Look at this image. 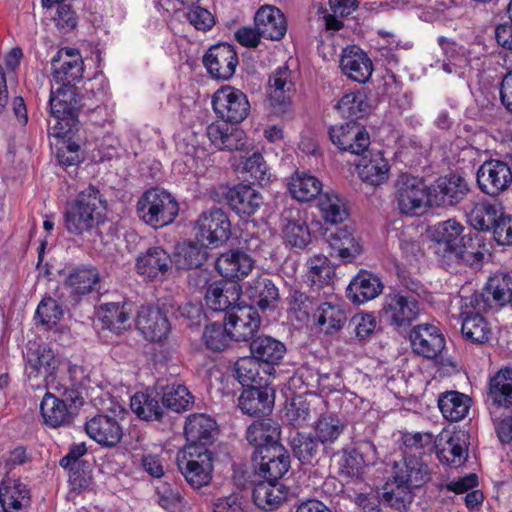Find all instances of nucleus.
<instances>
[{
    "label": "nucleus",
    "instance_id": "nucleus-56",
    "mask_svg": "<svg viewBox=\"0 0 512 512\" xmlns=\"http://www.w3.org/2000/svg\"><path fill=\"white\" fill-rule=\"evenodd\" d=\"M241 173L245 180L258 183L261 186L267 184L271 177L267 163L259 152H254L245 158Z\"/></svg>",
    "mask_w": 512,
    "mask_h": 512
},
{
    "label": "nucleus",
    "instance_id": "nucleus-32",
    "mask_svg": "<svg viewBox=\"0 0 512 512\" xmlns=\"http://www.w3.org/2000/svg\"><path fill=\"white\" fill-rule=\"evenodd\" d=\"M253 267L252 257L239 249L222 253L215 262V268L219 274L232 281L243 279Z\"/></svg>",
    "mask_w": 512,
    "mask_h": 512
},
{
    "label": "nucleus",
    "instance_id": "nucleus-1",
    "mask_svg": "<svg viewBox=\"0 0 512 512\" xmlns=\"http://www.w3.org/2000/svg\"><path fill=\"white\" fill-rule=\"evenodd\" d=\"M465 227L455 219H448L434 226L433 239L436 254L447 271L458 265L478 266L484 259L478 233H464Z\"/></svg>",
    "mask_w": 512,
    "mask_h": 512
},
{
    "label": "nucleus",
    "instance_id": "nucleus-24",
    "mask_svg": "<svg viewBox=\"0 0 512 512\" xmlns=\"http://www.w3.org/2000/svg\"><path fill=\"white\" fill-rule=\"evenodd\" d=\"M280 228L285 240L294 248L303 250L311 242L309 228L297 207L288 206L282 210Z\"/></svg>",
    "mask_w": 512,
    "mask_h": 512
},
{
    "label": "nucleus",
    "instance_id": "nucleus-18",
    "mask_svg": "<svg viewBox=\"0 0 512 512\" xmlns=\"http://www.w3.org/2000/svg\"><path fill=\"white\" fill-rule=\"evenodd\" d=\"M275 391L267 381L261 385L243 389L238 398L241 411L252 417L269 415L274 407Z\"/></svg>",
    "mask_w": 512,
    "mask_h": 512
},
{
    "label": "nucleus",
    "instance_id": "nucleus-39",
    "mask_svg": "<svg viewBox=\"0 0 512 512\" xmlns=\"http://www.w3.org/2000/svg\"><path fill=\"white\" fill-rule=\"evenodd\" d=\"M100 281V273L93 266H80L72 269L65 279V287L70 295L81 297L89 294Z\"/></svg>",
    "mask_w": 512,
    "mask_h": 512
},
{
    "label": "nucleus",
    "instance_id": "nucleus-25",
    "mask_svg": "<svg viewBox=\"0 0 512 512\" xmlns=\"http://www.w3.org/2000/svg\"><path fill=\"white\" fill-rule=\"evenodd\" d=\"M391 477L396 482L415 490L429 481L430 472L427 464L419 456H404L402 461L394 463Z\"/></svg>",
    "mask_w": 512,
    "mask_h": 512
},
{
    "label": "nucleus",
    "instance_id": "nucleus-11",
    "mask_svg": "<svg viewBox=\"0 0 512 512\" xmlns=\"http://www.w3.org/2000/svg\"><path fill=\"white\" fill-rule=\"evenodd\" d=\"M512 302V277L496 273L489 277L481 292L475 293L471 304L478 311L501 308Z\"/></svg>",
    "mask_w": 512,
    "mask_h": 512
},
{
    "label": "nucleus",
    "instance_id": "nucleus-51",
    "mask_svg": "<svg viewBox=\"0 0 512 512\" xmlns=\"http://www.w3.org/2000/svg\"><path fill=\"white\" fill-rule=\"evenodd\" d=\"M132 411L145 421H162L165 415V408L159 401L149 393H136L131 398Z\"/></svg>",
    "mask_w": 512,
    "mask_h": 512
},
{
    "label": "nucleus",
    "instance_id": "nucleus-54",
    "mask_svg": "<svg viewBox=\"0 0 512 512\" xmlns=\"http://www.w3.org/2000/svg\"><path fill=\"white\" fill-rule=\"evenodd\" d=\"M461 332L465 339L477 344L488 342L491 335L488 323L479 313L466 314L462 321Z\"/></svg>",
    "mask_w": 512,
    "mask_h": 512
},
{
    "label": "nucleus",
    "instance_id": "nucleus-47",
    "mask_svg": "<svg viewBox=\"0 0 512 512\" xmlns=\"http://www.w3.org/2000/svg\"><path fill=\"white\" fill-rule=\"evenodd\" d=\"M346 423L337 415L324 413L315 421L313 429L324 448L329 447L343 434Z\"/></svg>",
    "mask_w": 512,
    "mask_h": 512
},
{
    "label": "nucleus",
    "instance_id": "nucleus-49",
    "mask_svg": "<svg viewBox=\"0 0 512 512\" xmlns=\"http://www.w3.org/2000/svg\"><path fill=\"white\" fill-rule=\"evenodd\" d=\"M316 312L317 324L325 334L340 331L347 322L345 309L339 304L324 302L319 305Z\"/></svg>",
    "mask_w": 512,
    "mask_h": 512
},
{
    "label": "nucleus",
    "instance_id": "nucleus-58",
    "mask_svg": "<svg viewBox=\"0 0 512 512\" xmlns=\"http://www.w3.org/2000/svg\"><path fill=\"white\" fill-rule=\"evenodd\" d=\"M205 346L215 352L223 351L229 347L233 341L232 335L227 329V322L224 323L214 322L205 327L202 335Z\"/></svg>",
    "mask_w": 512,
    "mask_h": 512
},
{
    "label": "nucleus",
    "instance_id": "nucleus-15",
    "mask_svg": "<svg viewBox=\"0 0 512 512\" xmlns=\"http://www.w3.org/2000/svg\"><path fill=\"white\" fill-rule=\"evenodd\" d=\"M224 318L227 322V329L235 342H251L257 337L262 322L257 309L246 303L238 304Z\"/></svg>",
    "mask_w": 512,
    "mask_h": 512
},
{
    "label": "nucleus",
    "instance_id": "nucleus-38",
    "mask_svg": "<svg viewBox=\"0 0 512 512\" xmlns=\"http://www.w3.org/2000/svg\"><path fill=\"white\" fill-rule=\"evenodd\" d=\"M281 427L271 418H263L252 423L246 431V439L254 447L253 452L268 446L281 445L279 443Z\"/></svg>",
    "mask_w": 512,
    "mask_h": 512
},
{
    "label": "nucleus",
    "instance_id": "nucleus-64",
    "mask_svg": "<svg viewBox=\"0 0 512 512\" xmlns=\"http://www.w3.org/2000/svg\"><path fill=\"white\" fill-rule=\"evenodd\" d=\"M285 416L294 427L305 425L311 419L310 403L300 395L292 398L286 406Z\"/></svg>",
    "mask_w": 512,
    "mask_h": 512
},
{
    "label": "nucleus",
    "instance_id": "nucleus-29",
    "mask_svg": "<svg viewBox=\"0 0 512 512\" xmlns=\"http://www.w3.org/2000/svg\"><path fill=\"white\" fill-rule=\"evenodd\" d=\"M325 234L326 241L331 249V256L340 258L344 263H350L361 254V246L354 237L352 228L348 226L335 227L334 229H326Z\"/></svg>",
    "mask_w": 512,
    "mask_h": 512
},
{
    "label": "nucleus",
    "instance_id": "nucleus-10",
    "mask_svg": "<svg viewBox=\"0 0 512 512\" xmlns=\"http://www.w3.org/2000/svg\"><path fill=\"white\" fill-rule=\"evenodd\" d=\"M485 402L492 421L512 410V368L500 369L489 379Z\"/></svg>",
    "mask_w": 512,
    "mask_h": 512
},
{
    "label": "nucleus",
    "instance_id": "nucleus-53",
    "mask_svg": "<svg viewBox=\"0 0 512 512\" xmlns=\"http://www.w3.org/2000/svg\"><path fill=\"white\" fill-rule=\"evenodd\" d=\"M233 376L243 388L261 385L267 379L260 376L259 362L252 356L238 359L233 366Z\"/></svg>",
    "mask_w": 512,
    "mask_h": 512
},
{
    "label": "nucleus",
    "instance_id": "nucleus-22",
    "mask_svg": "<svg viewBox=\"0 0 512 512\" xmlns=\"http://www.w3.org/2000/svg\"><path fill=\"white\" fill-rule=\"evenodd\" d=\"M293 85L289 66L279 67L269 77L268 99L274 114L284 115L289 111L291 105L289 93L293 89Z\"/></svg>",
    "mask_w": 512,
    "mask_h": 512
},
{
    "label": "nucleus",
    "instance_id": "nucleus-40",
    "mask_svg": "<svg viewBox=\"0 0 512 512\" xmlns=\"http://www.w3.org/2000/svg\"><path fill=\"white\" fill-rule=\"evenodd\" d=\"M380 491L384 507H389L397 512H406L414 499V490L396 482L391 476L388 477Z\"/></svg>",
    "mask_w": 512,
    "mask_h": 512
},
{
    "label": "nucleus",
    "instance_id": "nucleus-8",
    "mask_svg": "<svg viewBox=\"0 0 512 512\" xmlns=\"http://www.w3.org/2000/svg\"><path fill=\"white\" fill-rule=\"evenodd\" d=\"M212 453L185 446L177 455V466L187 483L196 489L206 486L212 479Z\"/></svg>",
    "mask_w": 512,
    "mask_h": 512
},
{
    "label": "nucleus",
    "instance_id": "nucleus-33",
    "mask_svg": "<svg viewBox=\"0 0 512 512\" xmlns=\"http://www.w3.org/2000/svg\"><path fill=\"white\" fill-rule=\"evenodd\" d=\"M226 200L233 211L240 217L254 215L263 205L262 195L250 185L238 184L231 188Z\"/></svg>",
    "mask_w": 512,
    "mask_h": 512
},
{
    "label": "nucleus",
    "instance_id": "nucleus-20",
    "mask_svg": "<svg viewBox=\"0 0 512 512\" xmlns=\"http://www.w3.org/2000/svg\"><path fill=\"white\" fill-rule=\"evenodd\" d=\"M172 266V257L160 246L150 247L140 253L135 264L136 272L151 281L164 280Z\"/></svg>",
    "mask_w": 512,
    "mask_h": 512
},
{
    "label": "nucleus",
    "instance_id": "nucleus-44",
    "mask_svg": "<svg viewBox=\"0 0 512 512\" xmlns=\"http://www.w3.org/2000/svg\"><path fill=\"white\" fill-rule=\"evenodd\" d=\"M207 246L198 240L178 246L172 257L173 265L179 270L199 268L207 259Z\"/></svg>",
    "mask_w": 512,
    "mask_h": 512
},
{
    "label": "nucleus",
    "instance_id": "nucleus-27",
    "mask_svg": "<svg viewBox=\"0 0 512 512\" xmlns=\"http://www.w3.org/2000/svg\"><path fill=\"white\" fill-rule=\"evenodd\" d=\"M241 293V287L235 282H213L206 290L205 301L213 311L224 312L225 316H228L233 308L244 303L240 302Z\"/></svg>",
    "mask_w": 512,
    "mask_h": 512
},
{
    "label": "nucleus",
    "instance_id": "nucleus-46",
    "mask_svg": "<svg viewBox=\"0 0 512 512\" xmlns=\"http://www.w3.org/2000/svg\"><path fill=\"white\" fill-rule=\"evenodd\" d=\"M26 372L29 377H36L41 370L50 375L58 365L53 350L46 345H39L36 349H28L25 354Z\"/></svg>",
    "mask_w": 512,
    "mask_h": 512
},
{
    "label": "nucleus",
    "instance_id": "nucleus-7",
    "mask_svg": "<svg viewBox=\"0 0 512 512\" xmlns=\"http://www.w3.org/2000/svg\"><path fill=\"white\" fill-rule=\"evenodd\" d=\"M420 313V303L416 296L394 290L384 296L379 316L395 330H406Z\"/></svg>",
    "mask_w": 512,
    "mask_h": 512
},
{
    "label": "nucleus",
    "instance_id": "nucleus-26",
    "mask_svg": "<svg viewBox=\"0 0 512 512\" xmlns=\"http://www.w3.org/2000/svg\"><path fill=\"white\" fill-rule=\"evenodd\" d=\"M184 433L186 446H193L195 450H209L215 439L216 422L204 414L190 415L185 423Z\"/></svg>",
    "mask_w": 512,
    "mask_h": 512
},
{
    "label": "nucleus",
    "instance_id": "nucleus-3",
    "mask_svg": "<svg viewBox=\"0 0 512 512\" xmlns=\"http://www.w3.org/2000/svg\"><path fill=\"white\" fill-rule=\"evenodd\" d=\"M107 201L94 185L82 190L67 207L64 223L69 234L94 238L101 236L100 225L104 224Z\"/></svg>",
    "mask_w": 512,
    "mask_h": 512
},
{
    "label": "nucleus",
    "instance_id": "nucleus-31",
    "mask_svg": "<svg viewBox=\"0 0 512 512\" xmlns=\"http://www.w3.org/2000/svg\"><path fill=\"white\" fill-rule=\"evenodd\" d=\"M254 23L261 37L273 41L281 40L287 31L284 14L272 5L260 7L255 14Z\"/></svg>",
    "mask_w": 512,
    "mask_h": 512
},
{
    "label": "nucleus",
    "instance_id": "nucleus-48",
    "mask_svg": "<svg viewBox=\"0 0 512 512\" xmlns=\"http://www.w3.org/2000/svg\"><path fill=\"white\" fill-rule=\"evenodd\" d=\"M254 503L263 510L275 509L286 498L282 485L274 481H259L254 485Z\"/></svg>",
    "mask_w": 512,
    "mask_h": 512
},
{
    "label": "nucleus",
    "instance_id": "nucleus-6",
    "mask_svg": "<svg viewBox=\"0 0 512 512\" xmlns=\"http://www.w3.org/2000/svg\"><path fill=\"white\" fill-rule=\"evenodd\" d=\"M431 187L422 178L402 173L395 182V201L399 212L406 216H417L433 206Z\"/></svg>",
    "mask_w": 512,
    "mask_h": 512
},
{
    "label": "nucleus",
    "instance_id": "nucleus-28",
    "mask_svg": "<svg viewBox=\"0 0 512 512\" xmlns=\"http://www.w3.org/2000/svg\"><path fill=\"white\" fill-rule=\"evenodd\" d=\"M289 445L293 456L301 463L314 467L325 458L324 446L318 438L312 433L296 431L289 440Z\"/></svg>",
    "mask_w": 512,
    "mask_h": 512
},
{
    "label": "nucleus",
    "instance_id": "nucleus-41",
    "mask_svg": "<svg viewBox=\"0 0 512 512\" xmlns=\"http://www.w3.org/2000/svg\"><path fill=\"white\" fill-rule=\"evenodd\" d=\"M504 214L500 205L484 201L476 203L467 214V218L475 230L493 233Z\"/></svg>",
    "mask_w": 512,
    "mask_h": 512
},
{
    "label": "nucleus",
    "instance_id": "nucleus-23",
    "mask_svg": "<svg viewBox=\"0 0 512 512\" xmlns=\"http://www.w3.org/2000/svg\"><path fill=\"white\" fill-rule=\"evenodd\" d=\"M469 185L464 177L456 174L439 178L431 186L432 204L436 206H454L468 194Z\"/></svg>",
    "mask_w": 512,
    "mask_h": 512
},
{
    "label": "nucleus",
    "instance_id": "nucleus-52",
    "mask_svg": "<svg viewBox=\"0 0 512 512\" xmlns=\"http://www.w3.org/2000/svg\"><path fill=\"white\" fill-rule=\"evenodd\" d=\"M162 404L166 409L177 413L188 410L193 404V396L186 386L180 383L168 384L161 388Z\"/></svg>",
    "mask_w": 512,
    "mask_h": 512
},
{
    "label": "nucleus",
    "instance_id": "nucleus-2",
    "mask_svg": "<svg viewBox=\"0 0 512 512\" xmlns=\"http://www.w3.org/2000/svg\"><path fill=\"white\" fill-rule=\"evenodd\" d=\"M88 383V375L82 366H69L68 378L54 387L58 394L46 392L42 398L40 413L44 424L51 428L69 426L84 404Z\"/></svg>",
    "mask_w": 512,
    "mask_h": 512
},
{
    "label": "nucleus",
    "instance_id": "nucleus-16",
    "mask_svg": "<svg viewBox=\"0 0 512 512\" xmlns=\"http://www.w3.org/2000/svg\"><path fill=\"white\" fill-rule=\"evenodd\" d=\"M169 318V312L163 309V299H161L155 307L152 305L140 306L135 323L146 340L159 342L165 339L170 332Z\"/></svg>",
    "mask_w": 512,
    "mask_h": 512
},
{
    "label": "nucleus",
    "instance_id": "nucleus-5",
    "mask_svg": "<svg viewBox=\"0 0 512 512\" xmlns=\"http://www.w3.org/2000/svg\"><path fill=\"white\" fill-rule=\"evenodd\" d=\"M136 211L142 221L158 229L174 221L179 212V205L166 190L151 188L139 198Z\"/></svg>",
    "mask_w": 512,
    "mask_h": 512
},
{
    "label": "nucleus",
    "instance_id": "nucleus-60",
    "mask_svg": "<svg viewBox=\"0 0 512 512\" xmlns=\"http://www.w3.org/2000/svg\"><path fill=\"white\" fill-rule=\"evenodd\" d=\"M0 499L5 512H19L28 506L30 501L28 490L20 485L0 489Z\"/></svg>",
    "mask_w": 512,
    "mask_h": 512
},
{
    "label": "nucleus",
    "instance_id": "nucleus-9",
    "mask_svg": "<svg viewBox=\"0 0 512 512\" xmlns=\"http://www.w3.org/2000/svg\"><path fill=\"white\" fill-rule=\"evenodd\" d=\"M193 231L198 242L218 247L230 238L231 223L223 209L212 208L199 215Z\"/></svg>",
    "mask_w": 512,
    "mask_h": 512
},
{
    "label": "nucleus",
    "instance_id": "nucleus-35",
    "mask_svg": "<svg viewBox=\"0 0 512 512\" xmlns=\"http://www.w3.org/2000/svg\"><path fill=\"white\" fill-rule=\"evenodd\" d=\"M382 290L383 284L376 275L361 270L351 279L346 296L353 303L362 304L376 298Z\"/></svg>",
    "mask_w": 512,
    "mask_h": 512
},
{
    "label": "nucleus",
    "instance_id": "nucleus-13",
    "mask_svg": "<svg viewBox=\"0 0 512 512\" xmlns=\"http://www.w3.org/2000/svg\"><path fill=\"white\" fill-rule=\"evenodd\" d=\"M476 181L482 193L497 197L512 184V171L502 160H486L477 170Z\"/></svg>",
    "mask_w": 512,
    "mask_h": 512
},
{
    "label": "nucleus",
    "instance_id": "nucleus-34",
    "mask_svg": "<svg viewBox=\"0 0 512 512\" xmlns=\"http://www.w3.org/2000/svg\"><path fill=\"white\" fill-rule=\"evenodd\" d=\"M251 356L268 367L280 365L287 353L286 345L270 335H259L249 345Z\"/></svg>",
    "mask_w": 512,
    "mask_h": 512
},
{
    "label": "nucleus",
    "instance_id": "nucleus-55",
    "mask_svg": "<svg viewBox=\"0 0 512 512\" xmlns=\"http://www.w3.org/2000/svg\"><path fill=\"white\" fill-rule=\"evenodd\" d=\"M290 310L299 321H306L319 307V301L315 296L308 295L297 288H291L287 297Z\"/></svg>",
    "mask_w": 512,
    "mask_h": 512
},
{
    "label": "nucleus",
    "instance_id": "nucleus-57",
    "mask_svg": "<svg viewBox=\"0 0 512 512\" xmlns=\"http://www.w3.org/2000/svg\"><path fill=\"white\" fill-rule=\"evenodd\" d=\"M319 208L326 222L338 224L348 217L347 209L334 192H325L319 198Z\"/></svg>",
    "mask_w": 512,
    "mask_h": 512
},
{
    "label": "nucleus",
    "instance_id": "nucleus-4",
    "mask_svg": "<svg viewBox=\"0 0 512 512\" xmlns=\"http://www.w3.org/2000/svg\"><path fill=\"white\" fill-rule=\"evenodd\" d=\"M50 116L47 131L52 137H66L78 132L80 121L78 113L81 108V98L75 87H59L51 90L49 98Z\"/></svg>",
    "mask_w": 512,
    "mask_h": 512
},
{
    "label": "nucleus",
    "instance_id": "nucleus-14",
    "mask_svg": "<svg viewBox=\"0 0 512 512\" xmlns=\"http://www.w3.org/2000/svg\"><path fill=\"white\" fill-rule=\"evenodd\" d=\"M251 458L256 473L267 481L278 482L290 468V456L282 445L259 449Z\"/></svg>",
    "mask_w": 512,
    "mask_h": 512
},
{
    "label": "nucleus",
    "instance_id": "nucleus-37",
    "mask_svg": "<svg viewBox=\"0 0 512 512\" xmlns=\"http://www.w3.org/2000/svg\"><path fill=\"white\" fill-rule=\"evenodd\" d=\"M243 295L251 302L249 305L258 306L263 311L274 309L279 298L278 288L267 277H258L249 281Z\"/></svg>",
    "mask_w": 512,
    "mask_h": 512
},
{
    "label": "nucleus",
    "instance_id": "nucleus-17",
    "mask_svg": "<svg viewBox=\"0 0 512 512\" xmlns=\"http://www.w3.org/2000/svg\"><path fill=\"white\" fill-rule=\"evenodd\" d=\"M329 137L340 151H347L355 155L363 154L370 145L368 132L356 121L330 127Z\"/></svg>",
    "mask_w": 512,
    "mask_h": 512
},
{
    "label": "nucleus",
    "instance_id": "nucleus-63",
    "mask_svg": "<svg viewBox=\"0 0 512 512\" xmlns=\"http://www.w3.org/2000/svg\"><path fill=\"white\" fill-rule=\"evenodd\" d=\"M404 456H412L431 452L434 448L433 435L430 433L406 434L403 436Z\"/></svg>",
    "mask_w": 512,
    "mask_h": 512
},
{
    "label": "nucleus",
    "instance_id": "nucleus-45",
    "mask_svg": "<svg viewBox=\"0 0 512 512\" xmlns=\"http://www.w3.org/2000/svg\"><path fill=\"white\" fill-rule=\"evenodd\" d=\"M471 398L458 391H448L439 396L438 407L445 419L458 422L464 419L470 409Z\"/></svg>",
    "mask_w": 512,
    "mask_h": 512
},
{
    "label": "nucleus",
    "instance_id": "nucleus-12",
    "mask_svg": "<svg viewBox=\"0 0 512 512\" xmlns=\"http://www.w3.org/2000/svg\"><path fill=\"white\" fill-rule=\"evenodd\" d=\"M212 107L219 118L229 123L242 122L250 111L247 96L242 91L230 86L215 92L212 97Z\"/></svg>",
    "mask_w": 512,
    "mask_h": 512
},
{
    "label": "nucleus",
    "instance_id": "nucleus-61",
    "mask_svg": "<svg viewBox=\"0 0 512 512\" xmlns=\"http://www.w3.org/2000/svg\"><path fill=\"white\" fill-rule=\"evenodd\" d=\"M446 447L437 451V457L443 464L449 466L459 467L465 463L468 452L464 443L461 442L459 437H451Z\"/></svg>",
    "mask_w": 512,
    "mask_h": 512
},
{
    "label": "nucleus",
    "instance_id": "nucleus-19",
    "mask_svg": "<svg viewBox=\"0 0 512 512\" xmlns=\"http://www.w3.org/2000/svg\"><path fill=\"white\" fill-rule=\"evenodd\" d=\"M132 303L122 300L104 302L97 308V317L102 328L115 335H122L131 327Z\"/></svg>",
    "mask_w": 512,
    "mask_h": 512
},
{
    "label": "nucleus",
    "instance_id": "nucleus-59",
    "mask_svg": "<svg viewBox=\"0 0 512 512\" xmlns=\"http://www.w3.org/2000/svg\"><path fill=\"white\" fill-rule=\"evenodd\" d=\"M336 109L344 118L358 119L366 113L368 104L362 93H348L338 101Z\"/></svg>",
    "mask_w": 512,
    "mask_h": 512
},
{
    "label": "nucleus",
    "instance_id": "nucleus-36",
    "mask_svg": "<svg viewBox=\"0 0 512 512\" xmlns=\"http://www.w3.org/2000/svg\"><path fill=\"white\" fill-rule=\"evenodd\" d=\"M225 123H211L206 128V135L219 150L236 151L245 146V132Z\"/></svg>",
    "mask_w": 512,
    "mask_h": 512
},
{
    "label": "nucleus",
    "instance_id": "nucleus-43",
    "mask_svg": "<svg viewBox=\"0 0 512 512\" xmlns=\"http://www.w3.org/2000/svg\"><path fill=\"white\" fill-rule=\"evenodd\" d=\"M357 169L363 182L378 186L388 179L390 167L382 152L378 151L370 158L363 157L360 164L357 165Z\"/></svg>",
    "mask_w": 512,
    "mask_h": 512
},
{
    "label": "nucleus",
    "instance_id": "nucleus-42",
    "mask_svg": "<svg viewBox=\"0 0 512 512\" xmlns=\"http://www.w3.org/2000/svg\"><path fill=\"white\" fill-rule=\"evenodd\" d=\"M322 188V182L318 178L304 171H296L288 182L291 196L301 202L315 199L321 193Z\"/></svg>",
    "mask_w": 512,
    "mask_h": 512
},
{
    "label": "nucleus",
    "instance_id": "nucleus-30",
    "mask_svg": "<svg viewBox=\"0 0 512 512\" xmlns=\"http://www.w3.org/2000/svg\"><path fill=\"white\" fill-rule=\"evenodd\" d=\"M87 435L98 444L106 447L117 445L123 436L122 427L114 417L98 414L85 424Z\"/></svg>",
    "mask_w": 512,
    "mask_h": 512
},
{
    "label": "nucleus",
    "instance_id": "nucleus-50",
    "mask_svg": "<svg viewBox=\"0 0 512 512\" xmlns=\"http://www.w3.org/2000/svg\"><path fill=\"white\" fill-rule=\"evenodd\" d=\"M307 279L310 286L320 289L329 286L335 277V268L324 255H315L307 261Z\"/></svg>",
    "mask_w": 512,
    "mask_h": 512
},
{
    "label": "nucleus",
    "instance_id": "nucleus-62",
    "mask_svg": "<svg viewBox=\"0 0 512 512\" xmlns=\"http://www.w3.org/2000/svg\"><path fill=\"white\" fill-rule=\"evenodd\" d=\"M63 316V310L52 297H44L35 312V318L47 329L54 327Z\"/></svg>",
    "mask_w": 512,
    "mask_h": 512
},
{
    "label": "nucleus",
    "instance_id": "nucleus-21",
    "mask_svg": "<svg viewBox=\"0 0 512 512\" xmlns=\"http://www.w3.org/2000/svg\"><path fill=\"white\" fill-rule=\"evenodd\" d=\"M409 338L413 352L427 359L436 358L445 347L444 336L432 324L414 326Z\"/></svg>",
    "mask_w": 512,
    "mask_h": 512
}]
</instances>
